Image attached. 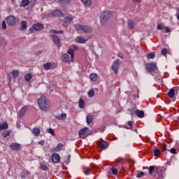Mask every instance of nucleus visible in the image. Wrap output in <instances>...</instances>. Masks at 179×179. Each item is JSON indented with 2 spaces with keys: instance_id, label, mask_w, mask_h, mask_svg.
<instances>
[{
  "instance_id": "nucleus-1",
  "label": "nucleus",
  "mask_w": 179,
  "mask_h": 179,
  "mask_svg": "<svg viewBox=\"0 0 179 179\" xmlns=\"http://www.w3.org/2000/svg\"><path fill=\"white\" fill-rule=\"evenodd\" d=\"M38 105L42 111H48L51 107V102L45 96H42L38 100Z\"/></svg>"
},
{
  "instance_id": "nucleus-2",
  "label": "nucleus",
  "mask_w": 179,
  "mask_h": 179,
  "mask_svg": "<svg viewBox=\"0 0 179 179\" xmlns=\"http://www.w3.org/2000/svg\"><path fill=\"white\" fill-rule=\"evenodd\" d=\"M68 54L64 53L62 55V61H63V62H73V57H75V52L73 50L69 49L68 50Z\"/></svg>"
},
{
  "instance_id": "nucleus-3",
  "label": "nucleus",
  "mask_w": 179,
  "mask_h": 179,
  "mask_svg": "<svg viewBox=\"0 0 179 179\" xmlns=\"http://www.w3.org/2000/svg\"><path fill=\"white\" fill-rule=\"evenodd\" d=\"M145 69L148 72L153 75V72H157V64L155 62L148 63L145 65Z\"/></svg>"
},
{
  "instance_id": "nucleus-4",
  "label": "nucleus",
  "mask_w": 179,
  "mask_h": 179,
  "mask_svg": "<svg viewBox=\"0 0 179 179\" xmlns=\"http://www.w3.org/2000/svg\"><path fill=\"white\" fill-rule=\"evenodd\" d=\"M113 16V13L110 11L103 12L101 15V22L102 24H104L108 19Z\"/></svg>"
},
{
  "instance_id": "nucleus-5",
  "label": "nucleus",
  "mask_w": 179,
  "mask_h": 179,
  "mask_svg": "<svg viewBox=\"0 0 179 179\" xmlns=\"http://www.w3.org/2000/svg\"><path fill=\"white\" fill-rule=\"evenodd\" d=\"M6 22L8 26H15L16 24V18L13 15H10L7 17Z\"/></svg>"
},
{
  "instance_id": "nucleus-6",
  "label": "nucleus",
  "mask_w": 179,
  "mask_h": 179,
  "mask_svg": "<svg viewBox=\"0 0 179 179\" xmlns=\"http://www.w3.org/2000/svg\"><path fill=\"white\" fill-rule=\"evenodd\" d=\"M73 20V16L69 15L64 18V22L63 24L64 27H68L71 24V22Z\"/></svg>"
},
{
  "instance_id": "nucleus-7",
  "label": "nucleus",
  "mask_w": 179,
  "mask_h": 179,
  "mask_svg": "<svg viewBox=\"0 0 179 179\" xmlns=\"http://www.w3.org/2000/svg\"><path fill=\"white\" fill-rule=\"evenodd\" d=\"M87 131H89L88 127H84L83 129L79 131V136L83 139H85L87 136Z\"/></svg>"
},
{
  "instance_id": "nucleus-8",
  "label": "nucleus",
  "mask_w": 179,
  "mask_h": 179,
  "mask_svg": "<svg viewBox=\"0 0 179 179\" xmlns=\"http://www.w3.org/2000/svg\"><path fill=\"white\" fill-rule=\"evenodd\" d=\"M32 29H34L35 31H41V30L44 29V24L40 23L34 24Z\"/></svg>"
},
{
  "instance_id": "nucleus-9",
  "label": "nucleus",
  "mask_w": 179,
  "mask_h": 179,
  "mask_svg": "<svg viewBox=\"0 0 179 179\" xmlns=\"http://www.w3.org/2000/svg\"><path fill=\"white\" fill-rule=\"evenodd\" d=\"M51 160L52 163H59L61 162V157H59V155L54 153L51 156Z\"/></svg>"
},
{
  "instance_id": "nucleus-10",
  "label": "nucleus",
  "mask_w": 179,
  "mask_h": 179,
  "mask_svg": "<svg viewBox=\"0 0 179 179\" xmlns=\"http://www.w3.org/2000/svg\"><path fill=\"white\" fill-rule=\"evenodd\" d=\"M51 15L54 17H58L59 16H64V13L59 10H55L51 13Z\"/></svg>"
},
{
  "instance_id": "nucleus-11",
  "label": "nucleus",
  "mask_w": 179,
  "mask_h": 179,
  "mask_svg": "<svg viewBox=\"0 0 179 179\" xmlns=\"http://www.w3.org/2000/svg\"><path fill=\"white\" fill-rule=\"evenodd\" d=\"M118 68H120V63L117 61L113 62L112 69L115 73H118Z\"/></svg>"
},
{
  "instance_id": "nucleus-12",
  "label": "nucleus",
  "mask_w": 179,
  "mask_h": 179,
  "mask_svg": "<svg viewBox=\"0 0 179 179\" xmlns=\"http://www.w3.org/2000/svg\"><path fill=\"white\" fill-rule=\"evenodd\" d=\"M52 38H53V42L55 44V45H57V47H61V41H60L59 38H58V36L57 35H53Z\"/></svg>"
},
{
  "instance_id": "nucleus-13",
  "label": "nucleus",
  "mask_w": 179,
  "mask_h": 179,
  "mask_svg": "<svg viewBox=\"0 0 179 179\" xmlns=\"http://www.w3.org/2000/svg\"><path fill=\"white\" fill-rule=\"evenodd\" d=\"M155 177L158 179L163 178V173H162V168H158L155 171Z\"/></svg>"
},
{
  "instance_id": "nucleus-14",
  "label": "nucleus",
  "mask_w": 179,
  "mask_h": 179,
  "mask_svg": "<svg viewBox=\"0 0 179 179\" xmlns=\"http://www.w3.org/2000/svg\"><path fill=\"white\" fill-rule=\"evenodd\" d=\"M26 111H27V106L22 107L18 113V116L22 118L26 114Z\"/></svg>"
},
{
  "instance_id": "nucleus-15",
  "label": "nucleus",
  "mask_w": 179,
  "mask_h": 179,
  "mask_svg": "<svg viewBox=\"0 0 179 179\" xmlns=\"http://www.w3.org/2000/svg\"><path fill=\"white\" fill-rule=\"evenodd\" d=\"M98 146L101 148V149H107L108 144L106 141H100L98 143Z\"/></svg>"
},
{
  "instance_id": "nucleus-16",
  "label": "nucleus",
  "mask_w": 179,
  "mask_h": 179,
  "mask_svg": "<svg viewBox=\"0 0 179 179\" xmlns=\"http://www.w3.org/2000/svg\"><path fill=\"white\" fill-rule=\"evenodd\" d=\"M10 148L11 150H17L20 148V144L17 143H13L10 144Z\"/></svg>"
},
{
  "instance_id": "nucleus-17",
  "label": "nucleus",
  "mask_w": 179,
  "mask_h": 179,
  "mask_svg": "<svg viewBox=\"0 0 179 179\" xmlns=\"http://www.w3.org/2000/svg\"><path fill=\"white\" fill-rule=\"evenodd\" d=\"M86 41H87L83 37H77L75 39V42L78 43V44H85V43H86Z\"/></svg>"
},
{
  "instance_id": "nucleus-18",
  "label": "nucleus",
  "mask_w": 179,
  "mask_h": 179,
  "mask_svg": "<svg viewBox=\"0 0 179 179\" xmlns=\"http://www.w3.org/2000/svg\"><path fill=\"white\" fill-rule=\"evenodd\" d=\"M43 68L46 69V71H50V69H54V66H52V63L48 62L43 65Z\"/></svg>"
},
{
  "instance_id": "nucleus-19",
  "label": "nucleus",
  "mask_w": 179,
  "mask_h": 179,
  "mask_svg": "<svg viewBox=\"0 0 179 179\" xmlns=\"http://www.w3.org/2000/svg\"><path fill=\"white\" fill-rule=\"evenodd\" d=\"M127 26H128L129 29H134V27H135L136 26V24L135 23L134 21L129 20L127 22Z\"/></svg>"
},
{
  "instance_id": "nucleus-20",
  "label": "nucleus",
  "mask_w": 179,
  "mask_h": 179,
  "mask_svg": "<svg viewBox=\"0 0 179 179\" xmlns=\"http://www.w3.org/2000/svg\"><path fill=\"white\" fill-rule=\"evenodd\" d=\"M83 31H84V33H92V27L83 25Z\"/></svg>"
},
{
  "instance_id": "nucleus-21",
  "label": "nucleus",
  "mask_w": 179,
  "mask_h": 179,
  "mask_svg": "<svg viewBox=\"0 0 179 179\" xmlns=\"http://www.w3.org/2000/svg\"><path fill=\"white\" fill-rule=\"evenodd\" d=\"M136 115H137V117H138V118H143V117H145V112L136 110Z\"/></svg>"
},
{
  "instance_id": "nucleus-22",
  "label": "nucleus",
  "mask_w": 179,
  "mask_h": 179,
  "mask_svg": "<svg viewBox=\"0 0 179 179\" xmlns=\"http://www.w3.org/2000/svg\"><path fill=\"white\" fill-rule=\"evenodd\" d=\"M66 118V113H62L59 115H56V119L59 120V121H62Z\"/></svg>"
},
{
  "instance_id": "nucleus-23",
  "label": "nucleus",
  "mask_w": 179,
  "mask_h": 179,
  "mask_svg": "<svg viewBox=\"0 0 179 179\" xmlns=\"http://www.w3.org/2000/svg\"><path fill=\"white\" fill-rule=\"evenodd\" d=\"M176 95V91L174 90V89H171L169 90V92H168V96L170 99H173V97H174V96Z\"/></svg>"
},
{
  "instance_id": "nucleus-24",
  "label": "nucleus",
  "mask_w": 179,
  "mask_h": 179,
  "mask_svg": "<svg viewBox=\"0 0 179 179\" xmlns=\"http://www.w3.org/2000/svg\"><path fill=\"white\" fill-rule=\"evenodd\" d=\"M9 125L6 122H4L3 124H0V131H3L4 129H8Z\"/></svg>"
},
{
  "instance_id": "nucleus-25",
  "label": "nucleus",
  "mask_w": 179,
  "mask_h": 179,
  "mask_svg": "<svg viewBox=\"0 0 179 179\" xmlns=\"http://www.w3.org/2000/svg\"><path fill=\"white\" fill-rule=\"evenodd\" d=\"M91 169L90 167H84L83 168V173L85 176H89L90 174Z\"/></svg>"
},
{
  "instance_id": "nucleus-26",
  "label": "nucleus",
  "mask_w": 179,
  "mask_h": 179,
  "mask_svg": "<svg viewBox=\"0 0 179 179\" xmlns=\"http://www.w3.org/2000/svg\"><path fill=\"white\" fill-rule=\"evenodd\" d=\"M29 3L30 1L29 0H22L21 6H23L24 8L26 6H29Z\"/></svg>"
},
{
  "instance_id": "nucleus-27",
  "label": "nucleus",
  "mask_w": 179,
  "mask_h": 179,
  "mask_svg": "<svg viewBox=\"0 0 179 179\" xmlns=\"http://www.w3.org/2000/svg\"><path fill=\"white\" fill-rule=\"evenodd\" d=\"M11 75H13L14 79H16L17 76H19V71L18 70H13L11 71Z\"/></svg>"
},
{
  "instance_id": "nucleus-28",
  "label": "nucleus",
  "mask_w": 179,
  "mask_h": 179,
  "mask_svg": "<svg viewBox=\"0 0 179 179\" xmlns=\"http://www.w3.org/2000/svg\"><path fill=\"white\" fill-rule=\"evenodd\" d=\"M153 152H154V156H155V157H159V156L162 155L159 149L155 148L154 149Z\"/></svg>"
},
{
  "instance_id": "nucleus-29",
  "label": "nucleus",
  "mask_w": 179,
  "mask_h": 179,
  "mask_svg": "<svg viewBox=\"0 0 179 179\" xmlns=\"http://www.w3.org/2000/svg\"><path fill=\"white\" fill-rule=\"evenodd\" d=\"M81 1L85 6H90L92 5V0H81Z\"/></svg>"
},
{
  "instance_id": "nucleus-30",
  "label": "nucleus",
  "mask_w": 179,
  "mask_h": 179,
  "mask_svg": "<svg viewBox=\"0 0 179 179\" xmlns=\"http://www.w3.org/2000/svg\"><path fill=\"white\" fill-rule=\"evenodd\" d=\"M74 29L77 30L78 31H80L83 30V25L81 24H75L74 25Z\"/></svg>"
},
{
  "instance_id": "nucleus-31",
  "label": "nucleus",
  "mask_w": 179,
  "mask_h": 179,
  "mask_svg": "<svg viewBox=\"0 0 179 179\" xmlns=\"http://www.w3.org/2000/svg\"><path fill=\"white\" fill-rule=\"evenodd\" d=\"M90 78L92 82H96L97 80V74L92 73L90 76Z\"/></svg>"
},
{
  "instance_id": "nucleus-32",
  "label": "nucleus",
  "mask_w": 179,
  "mask_h": 179,
  "mask_svg": "<svg viewBox=\"0 0 179 179\" xmlns=\"http://www.w3.org/2000/svg\"><path fill=\"white\" fill-rule=\"evenodd\" d=\"M32 132L35 136H38V135H40V129L34 128L33 129Z\"/></svg>"
},
{
  "instance_id": "nucleus-33",
  "label": "nucleus",
  "mask_w": 179,
  "mask_h": 179,
  "mask_svg": "<svg viewBox=\"0 0 179 179\" xmlns=\"http://www.w3.org/2000/svg\"><path fill=\"white\" fill-rule=\"evenodd\" d=\"M147 58L148 59H153V58H155L156 57V55L155 54V52H150L147 54Z\"/></svg>"
},
{
  "instance_id": "nucleus-34",
  "label": "nucleus",
  "mask_w": 179,
  "mask_h": 179,
  "mask_svg": "<svg viewBox=\"0 0 179 179\" xmlns=\"http://www.w3.org/2000/svg\"><path fill=\"white\" fill-rule=\"evenodd\" d=\"M21 29L22 30H26V29H27V22L23 21L21 23Z\"/></svg>"
},
{
  "instance_id": "nucleus-35",
  "label": "nucleus",
  "mask_w": 179,
  "mask_h": 179,
  "mask_svg": "<svg viewBox=\"0 0 179 179\" xmlns=\"http://www.w3.org/2000/svg\"><path fill=\"white\" fill-rule=\"evenodd\" d=\"M93 122V116L89 115L87 116V124H92Z\"/></svg>"
},
{
  "instance_id": "nucleus-36",
  "label": "nucleus",
  "mask_w": 179,
  "mask_h": 179,
  "mask_svg": "<svg viewBox=\"0 0 179 179\" xmlns=\"http://www.w3.org/2000/svg\"><path fill=\"white\" fill-rule=\"evenodd\" d=\"M31 78H33V76H31V73H28L24 76V79L26 80V82H30V80L31 79Z\"/></svg>"
},
{
  "instance_id": "nucleus-37",
  "label": "nucleus",
  "mask_w": 179,
  "mask_h": 179,
  "mask_svg": "<svg viewBox=\"0 0 179 179\" xmlns=\"http://www.w3.org/2000/svg\"><path fill=\"white\" fill-rule=\"evenodd\" d=\"M78 106L80 108H83L85 107V101H83V99H80Z\"/></svg>"
},
{
  "instance_id": "nucleus-38",
  "label": "nucleus",
  "mask_w": 179,
  "mask_h": 179,
  "mask_svg": "<svg viewBox=\"0 0 179 179\" xmlns=\"http://www.w3.org/2000/svg\"><path fill=\"white\" fill-rule=\"evenodd\" d=\"M3 138H8V136H10V131H5L2 134Z\"/></svg>"
},
{
  "instance_id": "nucleus-39",
  "label": "nucleus",
  "mask_w": 179,
  "mask_h": 179,
  "mask_svg": "<svg viewBox=\"0 0 179 179\" xmlns=\"http://www.w3.org/2000/svg\"><path fill=\"white\" fill-rule=\"evenodd\" d=\"M110 171H111L112 174H113L114 176H117V174H118V169H115L114 167H112L110 169Z\"/></svg>"
},
{
  "instance_id": "nucleus-40",
  "label": "nucleus",
  "mask_w": 179,
  "mask_h": 179,
  "mask_svg": "<svg viewBox=\"0 0 179 179\" xmlns=\"http://www.w3.org/2000/svg\"><path fill=\"white\" fill-rule=\"evenodd\" d=\"M62 148H64V144H62V143H59V144L57 145V147H56V148H55V150H56L57 152H59V150H61V149H62Z\"/></svg>"
},
{
  "instance_id": "nucleus-41",
  "label": "nucleus",
  "mask_w": 179,
  "mask_h": 179,
  "mask_svg": "<svg viewBox=\"0 0 179 179\" xmlns=\"http://www.w3.org/2000/svg\"><path fill=\"white\" fill-rule=\"evenodd\" d=\"M87 94L89 97H93V96H94V89L90 90Z\"/></svg>"
},
{
  "instance_id": "nucleus-42",
  "label": "nucleus",
  "mask_w": 179,
  "mask_h": 179,
  "mask_svg": "<svg viewBox=\"0 0 179 179\" xmlns=\"http://www.w3.org/2000/svg\"><path fill=\"white\" fill-rule=\"evenodd\" d=\"M60 3H62V5H68L69 2H71V0H59Z\"/></svg>"
},
{
  "instance_id": "nucleus-43",
  "label": "nucleus",
  "mask_w": 179,
  "mask_h": 179,
  "mask_svg": "<svg viewBox=\"0 0 179 179\" xmlns=\"http://www.w3.org/2000/svg\"><path fill=\"white\" fill-rule=\"evenodd\" d=\"M162 31H163V33H170V31H171V30H170V28H169V27H164Z\"/></svg>"
},
{
  "instance_id": "nucleus-44",
  "label": "nucleus",
  "mask_w": 179,
  "mask_h": 179,
  "mask_svg": "<svg viewBox=\"0 0 179 179\" xmlns=\"http://www.w3.org/2000/svg\"><path fill=\"white\" fill-rule=\"evenodd\" d=\"M52 33H55V34H62V33H64V31L62 30H59V31H57V30H51Z\"/></svg>"
},
{
  "instance_id": "nucleus-45",
  "label": "nucleus",
  "mask_w": 179,
  "mask_h": 179,
  "mask_svg": "<svg viewBox=\"0 0 179 179\" xmlns=\"http://www.w3.org/2000/svg\"><path fill=\"white\" fill-rule=\"evenodd\" d=\"M48 134H50V135H52V136H55V131H54V129L51 128L48 129Z\"/></svg>"
},
{
  "instance_id": "nucleus-46",
  "label": "nucleus",
  "mask_w": 179,
  "mask_h": 179,
  "mask_svg": "<svg viewBox=\"0 0 179 179\" xmlns=\"http://www.w3.org/2000/svg\"><path fill=\"white\" fill-rule=\"evenodd\" d=\"M162 149L163 152H166L167 150V145H166V143L162 144Z\"/></svg>"
},
{
  "instance_id": "nucleus-47",
  "label": "nucleus",
  "mask_w": 179,
  "mask_h": 179,
  "mask_svg": "<svg viewBox=\"0 0 179 179\" xmlns=\"http://www.w3.org/2000/svg\"><path fill=\"white\" fill-rule=\"evenodd\" d=\"M167 49L166 48H164L162 50V55H164V57H166V55H167Z\"/></svg>"
},
{
  "instance_id": "nucleus-48",
  "label": "nucleus",
  "mask_w": 179,
  "mask_h": 179,
  "mask_svg": "<svg viewBox=\"0 0 179 179\" xmlns=\"http://www.w3.org/2000/svg\"><path fill=\"white\" fill-rule=\"evenodd\" d=\"M145 176V173L140 172L136 175L137 178H141V177H143Z\"/></svg>"
},
{
  "instance_id": "nucleus-49",
  "label": "nucleus",
  "mask_w": 179,
  "mask_h": 179,
  "mask_svg": "<svg viewBox=\"0 0 179 179\" xmlns=\"http://www.w3.org/2000/svg\"><path fill=\"white\" fill-rule=\"evenodd\" d=\"M154 172H155V167L150 166V168H149V173H150V174H153Z\"/></svg>"
},
{
  "instance_id": "nucleus-50",
  "label": "nucleus",
  "mask_w": 179,
  "mask_h": 179,
  "mask_svg": "<svg viewBox=\"0 0 179 179\" xmlns=\"http://www.w3.org/2000/svg\"><path fill=\"white\" fill-rule=\"evenodd\" d=\"M2 28L3 29V30H6V21H3Z\"/></svg>"
},
{
  "instance_id": "nucleus-51",
  "label": "nucleus",
  "mask_w": 179,
  "mask_h": 179,
  "mask_svg": "<svg viewBox=\"0 0 179 179\" xmlns=\"http://www.w3.org/2000/svg\"><path fill=\"white\" fill-rule=\"evenodd\" d=\"M164 28V26H163L162 24H159L158 25H157V29H158V30H162L163 31V29Z\"/></svg>"
},
{
  "instance_id": "nucleus-52",
  "label": "nucleus",
  "mask_w": 179,
  "mask_h": 179,
  "mask_svg": "<svg viewBox=\"0 0 179 179\" xmlns=\"http://www.w3.org/2000/svg\"><path fill=\"white\" fill-rule=\"evenodd\" d=\"M171 153H172L173 155H176V153H177V150H176V148H171L170 150Z\"/></svg>"
},
{
  "instance_id": "nucleus-53",
  "label": "nucleus",
  "mask_w": 179,
  "mask_h": 179,
  "mask_svg": "<svg viewBox=\"0 0 179 179\" xmlns=\"http://www.w3.org/2000/svg\"><path fill=\"white\" fill-rule=\"evenodd\" d=\"M29 33L33 34L34 31V29H33V28H29Z\"/></svg>"
},
{
  "instance_id": "nucleus-54",
  "label": "nucleus",
  "mask_w": 179,
  "mask_h": 179,
  "mask_svg": "<svg viewBox=\"0 0 179 179\" xmlns=\"http://www.w3.org/2000/svg\"><path fill=\"white\" fill-rule=\"evenodd\" d=\"M41 167L43 170H47V165H41Z\"/></svg>"
},
{
  "instance_id": "nucleus-55",
  "label": "nucleus",
  "mask_w": 179,
  "mask_h": 179,
  "mask_svg": "<svg viewBox=\"0 0 179 179\" xmlns=\"http://www.w3.org/2000/svg\"><path fill=\"white\" fill-rule=\"evenodd\" d=\"M133 2H134V3H138L139 2H141V0H132Z\"/></svg>"
},
{
  "instance_id": "nucleus-56",
  "label": "nucleus",
  "mask_w": 179,
  "mask_h": 179,
  "mask_svg": "<svg viewBox=\"0 0 179 179\" xmlns=\"http://www.w3.org/2000/svg\"><path fill=\"white\" fill-rule=\"evenodd\" d=\"M127 124H128L129 127H132V122L129 121Z\"/></svg>"
},
{
  "instance_id": "nucleus-57",
  "label": "nucleus",
  "mask_w": 179,
  "mask_h": 179,
  "mask_svg": "<svg viewBox=\"0 0 179 179\" xmlns=\"http://www.w3.org/2000/svg\"><path fill=\"white\" fill-rule=\"evenodd\" d=\"M24 173L26 176H29L30 174V172H29V171H24Z\"/></svg>"
},
{
  "instance_id": "nucleus-58",
  "label": "nucleus",
  "mask_w": 179,
  "mask_h": 179,
  "mask_svg": "<svg viewBox=\"0 0 179 179\" xmlns=\"http://www.w3.org/2000/svg\"><path fill=\"white\" fill-rule=\"evenodd\" d=\"M39 143H40L41 145H44V141H40Z\"/></svg>"
}]
</instances>
